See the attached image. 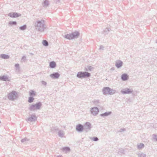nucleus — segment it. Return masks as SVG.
Here are the masks:
<instances>
[{
  "instance_id": "1",
  "label": "nucleus",
  "mask_w": 157,
  "mask_h": 157,
  "mask_svg": "<svg viewBox=\"0 0 157 157\" xmlns=\"http://www.w3.org/2000/svg\"><path fill=\"white\" fill-rule=\"evenodd\" d=\"M35 30L38 32H42L46 29V25L44 20L37 19L33 22Z\"/></svg>"
},
{
  "instance_id": "2",
  "label": "nucleus",
  "mask_w": 157,
  "mask_h": 157,
  "mask_svg": "<svg viewBox=\"0 0 157 157\" xmlns=\"http://www.w3.org/2000/svg\"><path fill=\"white\" fill-rule=\"evenodd\" d=\"M42 105V104L41 102H38L35 104L30 105L29 108V109L30 111H34L40 109Z\"/></svg>"
},
{
  "instance_id": "3",
  "label": "nucleus",
  "mask_w": 157,
  "mask_h": 157,
  "mask_svg": "<svg viewBox=\"0 0 157 157\" xmlns=\"http://www.w3.org/2000/svg\"><path fill=\"white\" fill-rule=\"evenodd\" d=\"M7 97L10 100L13 101L18 98V94L16 91H13L8 94Z\"/></svg>"
},
{
  "instance_id": "4",
  "label": "nucleus",
  "mask_w": 157,
  "mask_h": 157,
  "mask_svg": "<svg viewBox=\"0 0 157 157\" xmlns=\"http://www.w3.org/2000/svg\"><path fill=\"white\" fill-rule=\"evenodd\" d=\"M90 73L86 72L80 71L78 73L77 77L79 78L89 77L90 76Z\"/></svg>"
},
{
  "instance_id": "5",
  "label": "nucleus",
  "mask_w": 157,
  "mask_h": 157,
  "mask_svg": "<svg viewBox=\"0 0 157 157\" xmlns=\"http://www.w3.org/2000/svg\"><path fill=\"white\" fill-rule=\"evenodd\" d=\"M121 92L123 94H128L132 93L133 92V90L132 89L125 88L122 89Z\"/></svg>"
},
{
  "instance_id": "6",
  "label": "nucleus",
  "mask_w": 157,
  "mask_h": 157,
  "mask_svg": "<svg viewBox=\"0 0 157 157\" xmlns=\"http://www.w3.org/2000/svg\"><path fill=\"white\" fill-rule=\"evenodd\" d=\"M90 111L92 114L94 116H96L98 114L99 110L97 107H94L90 109Z\"/></svg>"
},
{
  "instance_id": "7",
  "label": "nucleus",
  "mask_w": 157,
  "mask_h": 157,
  "mask_svg": "<svg viewBox=\"0 0 157 157\" xmlns=\"http://www.w3.org/2000/svg\"><path fill=\"white\" fill-rule=\"evenodd\" d=\"M84 130L86 132L90 130L91 128V124L89 122H86L83 126Z\"/></svg>"
},
{
  "instance_id": "8",
  "label": "nucleus",
  "mask_w": 157,
  "mask_h": 157,
  "mask_svg": "<svg viewBox=\"0 0 157 157\" xmlns=\"http://www.w3.org/2000/svg\"><path fill=\"white\" fill-rule=\"evenodd\" d=\"M36 120L37 117L34 114L31 115L30 117L27 119V121L30 122L35 121Z\"/></svg>"
},
{
  "instance_id": "9",
  "label": "nucleus",
  "mask_w": 157,
  "mask_h": 157,
  "mask_svg": "<svg viewBox=\"0 0 157 157\" xmlns=\"http://www.w3.org/2000/svg\"><path fill=\"white\" fill-rule=\"evenodd\" d=\"M21 16V14L16 12H11L8 14V16L13 18Z\"/></svg>"
},
{
  "instance_id": "10",
  "label": "nucleus",
  "mask_w": 157,
  "mask_h": 157,
  "mask_svg": "<svg viewBox=\"0 0 157 157\" xmlns=\"http://www.w3.org/2000/svg\"><path fill=\"white\" fill-rule=\"evenodd\" d=\"M123 64V63L121 60H117L115 62V66L118 68L121 67Z\"/></svg>"
},
{
  "instance_id": "11",
  "label": "nucleus",
  "mask_w": 157,
  "mask_h": 157,
  "mask_svg": "<svg viewBox=\"0 0 157 157\" xmlns=\"http://www.w3.org/2000/svg\"><path fill=\"white\" fill-rule=\"evenodd\" d=\"M76 129L78 132H82L84 130L83 126L81 124H78L76 126Z\"/></svg>"
},
{
  "instance_id": "12",
  "label": "nucleus",
  "mask_w": 157,
  "mask_h": 157,
  "mask_svg": "<svg viewBox=\"0 0 157 157\" xmlns=\"http://www.w3.org/2000/svg\"><path fill=\"white\" fill-rule=\"evenodd\" d=\"M110 88L109 87H104L102 89L103 93L104 95L109 94Z\"/></svg>"
},
{
  "instance_id": "13",
  "label": "nucleus",
  "mask_w": 157,
  "mask_h": 157,
  "mask_svg": "<svg viewBox=\"0 0 157 157\" xmlns=\"http://www.w3.org/2000/svg\"><path fill=\"white\" fill-rule=\"evenodd\" d=\"M71 37L72 39L77 38L79 36V33L78 32H75L71 33Z\"/></svg>"
},
{
  "instance_id": "14",
  "label": "nucleus",
  "mask_w": 157,
  "mask_h": 157,
  "mask_svg": "<svg viewBox=\"0 0 157 157\" xmlns=\"http://www.w3.org/2000/svg\"><path fill=\"white\" fill-rule=\"evenodd\" d=\"M60 76V74L58 72H55L50 75V77L52 78H58Z\"/></svg>"
},
{
  "instance_id": "15",
  "label": "nucleus",
  "mask_w": 157,
  "mask_h": 157,
  "mask_svg": "<svg viewBox=\"0 0 157 157\" xmlns=\"http://www.w3.org/2000/svg\"><path fill=\"white\" fill-rule=\"evenodd\" d=\"M121 79L122 81H126L128 79V76L127 74H123L121 76Z\"/></svg>"
},
{
  "instance_id": "16",
  "label": "nucleus",
  "mask_w": 157,
  "mask_h": 157,
  "mask_svg": "<svg viewBox=\"0 0 157 157\" xmlns=\"http://www.w3.org/2000/svg\"><path fill=\"white\" fill-rule=\"evenodd\" d=\"M21 142L23 143L26 144V143H28L29 142H30V140L28 138L25 137L24 138L21 139Z\"/></svg>"
},
{
  "instance_id": "17",
  "label": "nucleus",
  "mask_w": 157,
  "mask_h": 157,
  "mask_svg": "<svg viewBox=\"0 0 157 157\" xmlns=\"http://www.w3.org/2000/svg\"><path fill=\"white\" fill-rule=\"evenodd\" d=\"M0 79L2 81H9L8 77L6 75H3L2 76H0Z\"/></svg>"
},
{
  "instance_id": "18",
  "label": "nucleus",
  "mask_w": 157,
  "mask_h": 157,
  "mask_svg": "<svg viewBox=\"0 0 157 157\" xmlns=\"http://www.w3.org/2000/svg\"><path fill=\"white\" fill-rule=\"evenodd\" d=\"M56 63L54 61H51L50 62L49 67L50 68H54L56 67Z\"/></svg>"
},
{
  "instance_id": "19",
  "label": "nucleus",
  "mask_w": 157,
  "mask_h": 157,
  "mask_svg": "<svg viewBox=\"0 0 157 157\" xmlns=\"http://www.w3.org/2000/svg\"><path fill=\"white\" fill-rule=\"evenodd\" d=\"M64 134V132L62 130H59L58 132V135L61 138L63 137Z\"/></svg>"
},
{
  "instance_id": "20",
  "label": "nucleus",
  "mask_w": 157,
  "mask_h": 157,
  "mask_svg": "<svg viewBox=\"0 0 157 157\" xmlns=\"http://www.w3.org/2000/svg\"><path fill=\"white\" fill-rule=\"evenodd\" d=\"M0 58L2 59H8L10 58V56L7 55L1 54L0 55Z\"/></svg>"
},
{
  "instance_id": "21",
  "label": "nucleus",
  "mask_w": 157,
  "mask_h": 157,
  "mask_svg": "<svg viewBox=\"0 0 157 157\" xmlns=\"http://www.w3.org/2000/svg\"><path fill=\"white\" fill-rule=\"evenodd\" d=\"M137 148L138 149H141L144 147V144L139 143L137 144Z\"/></svg>"
},
{
  "instance_id": "22",
  "label": "nucleus",
  "mask_w": 157,
  "mask_h": 157,
  "mask_svg": "<svg viewBox=\"0 0 157 157\" xmlns=\"http://www.w3.org/2000/svg\"><path fill=\"white\" fill-rule=\"evenodd\" d=\"M112 113L111 112H105L104 113L101 114L100 116L101 117H106L110 115Z\"/></svg>"
},
{
  "instance_id": "23",
  "label": "nucleus",
  "mask_w": 157,
  "mask_h": 157,
  "mask_svg": "<svg viewBox=\"0 0 157 157\" xmlns=\"http://www.w3.org/2000/svg\"><path fill=\"white\" fill-rule=\"evenodd\" d=\"M49 5L48 1V0L44 1L42 3V6L44 7H47Z\"/></svg>"
},
{
  "instance_id": "24",
  "label": "nucleus",
  "mask_w": 157,
  "mask_h": 157,
  "mask_svg": "<svg viewBox=\"0 0 157 157\" xmlns=\"http://www.w3.org/2000/svg\"><path fill=\"white\" fill-rule=\"evenodd\" d=\"M64 38L68 40L72 39L71 34H67L63 36Z\"/></svg>"
},
{
  "instance_id": "25",
  "label": "nucleus",
  "mask_w": 157,
  "mask_h": 157,
  "mask_svg": "<svg viewBox=\"0 0 157 157\" xmlns=\"http://www.w3.org/2000/svg\"><path fill=\"white\" fill-rule=\"evenodd\" d=\"M62 150L63 151L67 152L69 151L70 150V149L68 147H64L62 148Z\"/></svg>"
},
{
  "instance_id": "26",
  "label": "nucleus",
  "mask_w": 157,
  "mask_h": 157,
  "mask_svg": "<svg viewBox=\"0 0 157 157\" xmlns=\"http://www.w3.org/2000/svg\"><path fill=\"white\" fill-rule=\"evenodd\" d=\"M93 102L94 105L98 106L100 103V101L99 100H94Z\"/></svg>"
},
{
  "instance_id": "27",
  "label": "nucleus",
  "mask_w": 157,
  "mask_h": 157,
  "mask_svg": "<svg viewBox=\"0 0 157 157\" xmlns=\"http://www.w3.org/2000/svg\"><path fill=\"white\" fill-rule=\"evenodd\" d=\"M139 157H146V155L142 152H140L138 154Z\"/></svg>"
},
{
  "instance_id": "28",
  "label": "nucleus",
  "mask_w": 157,
  "mask_h": 157,
  "mask_svg": "<svg viewBox=\"0 0 157 157\" xmlns=\"http://www.w3.org/2000/svg\"><path fill=\"white\" fill-rule=\"evenodd\" d=\"M116 93V90H115L110 88V90H109V94L113 95V94H115Z\"/></svg>"
},
{
  "instance_id": "29",
  "label": "nucleus",
  "mask_w": 157,
  "mask_h": 157,
  "mask_svg": "<svg viewBox=\"0 0 157 157\" xmlns=\"http://www.w3.org/2000/svg\"><path fill=\"white\" fill-rule=\"evenodd\" d=\"M110 30V28H106L103 31V32L105 34H107L109 32V31Z\"/></svg>"
},
{
  "instance_id": "30",
  "label": "nucleus",
  "mask_w": 157,
  "mask_h": 157,
  "mask_svg": "<svg viewBox=\"0 0 157 157\" xmlns=\"http://www.w3.org/2000/svg\"><path fill=\"white\" fill-rule=\"evenodd\" d=\"M27 28V26L26 25H25L19 27V29L21 30H24L26 29Z\"/></svg>"
},
{
  "instance_id": "31",
  "label": "nucleus",
  "mask_w": 157,
  "mask_h": 157,
  "mask_svg": "<svg viewBox=\"0 0 157 157\" xmlns=\"http://www.w3.org/2000/svg\"><path fill=\"white\" fill-rule=\"evenodd\" d=\"M34 100V98H33V97L30 96V97L29 98L28 101L29 103H31Z\"/></svg>"
},
{
  "instance_id": "32",
  "label": "nucleus",
  "mask_w": 157,
  "mask_h": 157,
  "mask_svg": "<svg viewBox=\"0 0 157 157\" xmlns=\"http://www.w3.org/2000/svg\"><path fill=\"white\" fill-rule=\"evenodd\" d=\"M58 130V128L56 127H52L51 128V130L53 132H55L56 131Z\"/></svg>"
},
{
  "instance_id": "33",
  "label": "nucleus",
  "mask_w": 157,
  "mask_h": 157,
  "mask_svg": "<svg viewBox=\"0 0 157 157\" xmlns=\"http://www.w3.org/2000/svg\"><path fill=\"white\" fill-rule=\"evenodd\" d=\"M17 23L15 21H10L9 22V25H16Z\"/></svg>"
},
{
  "instance_id": "34",
  "label": "nucleus",
  "mask_w": 157,
  "mask_h": 157,
  "mask_svg": "<svg viewBox=\"0 0 157 157\" xmlns=\"http://www.w3.org/2000/svg\"><path fill=\"white\" fill-rule=\"evenodd\" d=\"M42 43L43 45L45 46H47L48 45V42L45 40H43V41Z\"/></svg>"
},
{
  "instance_id": "35",
  "label": "nucleus",
  "mask_w": 157,
  "mask_h": 157,
  "mask_svg": "<svg viewBox=\"0 0 157 157\" xmlns=\"http://www.w3.org/2000/svg\"><path fill=\"white\" fill-rule=\"evenodd\" d=\"M29 95L30 96H32L33 95H35V92L33 90H31L29 92Z\"/></svg>"
},
{
  "instance_id": "36",
  "label": "nucleus",
  "mask_w": 157,
  "mask_h": 157,
  "mask_svg": "<svg viewBox=\"0 0 157 157\" xmlns=\"http://www.w3.org/2000/svg\"><path fill=\"white\" fill-rule=\"evenodd\" d=\"M91 140L95 141H98L99 140L98 138L97 137H94L92 138Z\"/></svg>"
},
{
  "instance_id": "37",
  "label": "nucleus",
  "mask_w": 157,
  "mask_h": 157,
  "mask_svg": "<svg viewBox=\"0 0 157 157\" xmlns=\"http://www.w3.org/2000/svg\"><path fill=\"white\" fill-rule=\"evenodd\" d=\"M152 138L154 140L157 141V135H156L155 134L153 135Z\"/></svg>"
},
{
  "instance_id": "38",
  "label": "nucleus",
  "mask_w": 157,
  "mask_h": 157,
  "mask_svg": "<svg viewBox=\"0 0 157 157\" xmlns=\"http://www.w3.org/2000/svg\"><path fill=\"white\" fill-rule=\"evenodd\" d=\"M26 60V57L25 56H23L22 59H21V61L23 62H25Z\"/></svg>"
},
{
  "instance_id": "39",
  "label": "nucleus",
  "mask_w": 157,
  "mask_h": 157,
  "mask_svg": "<svg viewBox=\"0 0 157 157\" xmlns=\"http://www.w3.org/2000/svg\"><path fill=\"white\" fill-rule=\"evenodd\" d=\"M41 83L44 86H46L47 85V83L46 82L44 81H41Z\"/></svg>"
},
{
  "instance_id": "40",
  "label": "nucleus",
  "mask_w": 157,
  "mask_h": 157,
  "mask_svg": "<svg viewBox=\"0 0 157 157\" xmlns=\"http://www.w3.org/2000/svg\"><path fill=\"white\" fill-rule=\"evenodd\" d=\"M125 131V129L124 128H121L119 131V132H122Z\"/></svg>"
},
{
  "instance_id": "41",
  "label": "nucleus",
  "mask_w": 157,
  "mask_h": 157,
  "mask_svg": "<svg viewBox=\"0 0 157 157\" xmlns=\"http://www.w3.org/2000/svg\"><path fill=\"white\" fill-rule=\"evenodd\" d=\"M87 67L90 71H91L92 69H93V67L91 66H88Z\"/></svg>"
},
{
  "instance_id": "42",
  "label": "nucleus",
  "mask_w": 157,
  "mask_h": 157,
  "mask_svg": "<svg viewBox=\"0 0 157 157\" xmlns=\"http://www.w3.org/2000/svg\"><path fill=\"white\" fill-rule=\"evenodd\" d=\"M15 67L16 68H19V64L18 63L16 64L15 65Z\"/></svg>"
},
{
  "instance_id": "43",
  "label": "nucleus",
  "mask_w": 157,
  "mask_h": 157,
  "mask_svg": "<svg viewBox=\"0 0 157 157\" xmlns=\"http://www.w3.org/2000/svg\"><path fill=\"white\" fill-rule=\"evenodd\" d=\"M104 47L102 45H101L100 46V48H99V50H103Z\"/></svg>"
},
{
  "instance_id": "44",
  "label": "nucleus",
  "mask_w": 157,
  "mask_h": 157,
  "mask_svg": "<svg viewBox=\"0 0 157 157\" xmlns=\"http://www.w3.org/2000/svg\"><path fill=\"white\" fill-rule=\"evenodd\" d=\"M111 70L112 71H114L115 70V68L114 67H112L111 69Z\"/></svg>"
},
{
  "instance_id": "45",
  "label": "nucleus",
  "mask_w": 157,
  "mask_h": 157,
  "mask_svg": "<svg viewBox=\"0 0 157 157\" xmlns=\"http://www.w3.org/2000/svg\"><path fill=\"white\" fill-rule=\"evenodd\" d=\"M57 157H63L61 155H59L58 156H57Z\"/></svg>"
},
{
  "instance_id": "46",
  "label": "nucleus",
  "mask_w": 157,
  "mask_h": 157,
  "mask_svg": "<svg viewBox=\"0 0 157 157\" xmlns=\"http://www.w3.org/2000/svg\"><path fill=\"white\" fill-rule=\"evenodd\" d=\"M59 2V0H58L57 1V2H56L58 3V2Z\"/></svg>"
}]
</instances>
